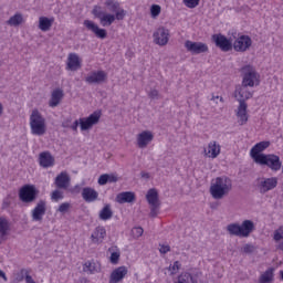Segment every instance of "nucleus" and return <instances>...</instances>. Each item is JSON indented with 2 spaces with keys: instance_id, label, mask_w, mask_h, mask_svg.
<instances>
[{
  "instance_id": "obj_1",
  "label": "nucleus",
  "mask_w": 283,
  "mask_h": 283,
  "mask_svg": "<svg viewBox=\"0 0 283 283\" xmlns=\"http://www.w3.org/2000/svg\"><path fill=\"white\" fill-rule=\"evenodd\" d=\"M233 189V185L228 177H217L216 182L210 186V193L214 200H222Z\"/></svg>"
},
{
  "instance_id": "obj_2",
  "label": "nucleus",
  "mask_w": 283,
  "mask_h": 283,
  "mask_svg": "<svg viewBox=\"0 0 283 283\" xmlns=\"http://www.w3.org/2000/svg\"><path fill=\"white\" fill-rule=\"evenodd\" d=\"M229 235H235L237 238H249L251 233L255 231V223L249 219L242 221V223H230L227 226Z\"/></svg>"
},
{
  "instance_id": "obj_3",
  "label": "nucleus",
  "mask_w": 283,
  "mask_h": 283,
  "mask_svg": "<svg viewBox=\"0 0 283 283\" xmlns=\"http://www.w3.org/2000/svg\"><path fill=\"white\" fill-rule=\"evenodd\" d=\"M30 127L33 136H45L48 128L45 126V118L39 109H33L30 115Z\"/></svg>"
},
{
  "instance_id": "obj_4",
  "label": "nucleus",
  "mask_w": 283,
  "mask_h": 283,
  "mask_svg": "<svg viewBox=\"0 0 283 283\" xmlns=\"http://www.w3.org/2000/svg\"><path fill=\"white\" fill-rule=\"evenodd\" d=\"M241 74L243 76V87H255V85H260V80H258V72H255V69L252 65H245L241 67Z\"/></svg>"
},
{
  "instance_id": "obj_5",
  "label": "nucleus",
  "mask_w": 283,
  "mask_h": 283,
  "mask_svg": "<svg viewBox=\"0 0 283 283\" xmlns=\"http://www.w3.org/2000/svg\"><path fill=\"white\" fill-rule=\"evenodd\" d=\"M256 165L269 167L272 171H280L282 169V160H280V156L274 154L262 156Z\"/></svg>"
},
{
  "instance_id": "obj_6",
  "label": "nucleus",
  "mask_w": 283,
  "mask_h": 283,
  "mask_svg": "<svg viewBox=\"0 0 283 283\" xmlns=\"http://www.w3.org/2000/svg\"><path fill=\"white\" fill-rule=\"evenodd\" d=\"M39 196V190L34 185H25L20 189L19 198L21 202H25L27 205H30L36 200Z\"/></svg>"
},
{
  "instance_id": "obj_7",
  "label": "nucleus",
  "mask_w": 283,
  "mask_h": 283,
  "mask_svg": "<svg viewBox=\"0 0 283 283\" xmlns=\"http://www.w3.org/2000/svg\"><path fill=\"white\" fill-rule=\"evenodd\" d=\"M146 200L150 205V218H156L160 209V199L158 198V190L156 188L149 189L146 193Z\"/></svg>"
},
{
  "instance_id": "obj_8",
  "label": "nucleus",
  "mask_w": 283,
  "mask_h": 283,
  "mask_svg": "<svg viewBox=\"0 0 283 283\" xmlns=\"http://www.w3.org/2000/svg\"><path fill=\"white\" fill-rule=\"evenodd\" d=\"M107 81V73L103 70L92 71L85 77V82L88 85H103Z\"/></svg>"
},
{
  "instance_id": "obj_9",
  "label": "nucleus",
  "mask_w": 283,
  "mask_h": 283,
  "mask_svg": "<svg viewBox=\"0 0 283 283\" xmlns=\"http://www.w3.org/2000/svg\"><path fill=\"white\" fill-rule=\"evenodd\" d=\"M101 120V112L95 111L86 118H80V127L82 132H87V129H92L94 125H98Z\"/></svg>"
},
{
  "instance_id": "obj_10",
  "label": "nucleus",
  "mask_w": 283,
  "mask_h": 283,
  "mask_svg": "<svg viewBox=\"0 0 283 283\" xmlns=\"http://www.w3.org/2000/svg\"><path fill=\"white\" fill-rule=\"evenodd\" d=\"M212 41L217 48H220L222 52H231L233 50V43L231 40L227 39L223 34H213Z\"/></svg>"
},
{
  "instance_id": "obj_11",
  "label": "nucleus",
  "mask_w": 283,
  "mask_h": 283,
  "mask_svg": "<svg viewBox=\"0 0 283 283\" xmlns=\"http://www.w3.org/2000/svg\"><path fill=\"white\" fill-rule=\"evenodd\" d=\"M185 48L187 52H191L192 54H205L209 52V46L203 42H193L191 40H187L185 42Z\"/></svg>"
},
{
  "instance_id": "obj_12",
  "label": "nucleus",
  "mask_w": 283,
  "mask_h": 283,
  "mask_svg": "<svg viewBox=\"0 0 283 283\" xmlns=\"http://www.w3.org/2000/svg\"><path fill=\"white\" fill-rule=\"evenodd\" d=\"M271 146V142H260L255 144L251 150H250V156L252 160L256 164L260 159H262V156H266V154H262L264 149H269Z\"/></svg>"
},
{
  "instance_id": "obj_13",
  "label": "nucleus",
  "mask_w": 283,
  "mask_h": 283,
  "mask_svg": "<svg viewBox=\"0 0 283 283\" xmlns=\"http://www.w3.org/2000/svg\"><path fill=\"white\" fill-rule=\"evenodd\" d=\"M156 45H167L169 43V31L165 27L158 28L153 34Z\"/></svg>"
},
{
  "instance_id": "obj_14",
  "label": "nucleus",
  "mask_w": 283,
  "mask_h": 283,
  "mask_svg": "<svg viewBox=\"0 0 283 283\" xmlns=\"http://www.w3.org/2000/svg\"><path fill=\"white\" fill-rule=\"evenodd\" d=\"M251 45H253V40L249 35H241L233 43L235 52H247Z\"/></svg>"
},
{
  "instance_id": "obj_15",
  "label": "nucleus",
  "mask_w": 283,
  "mask_h": 283,
  "mask_svg": "<svg viewBox=\"0 0 283 283\" xmlns=\"http://www.w3.org/2000/svg\"><path fill=\"white\" fill-rule=\"evenodd\" d=\"M84 25L90 32H93L97 39H107V30L98 28L94 21L84 20Z\"/></svg>"
},
{
  "instance_id": "obj_16",
  "label": "nucleus",
  "mask_w": 283,
  "mask_h": 283,
  "mask_svg": "<svg viewBox=\"0 0 283 283\" xmlns=\"http://www.w3.org/2000/svg\"><path fill=\"white\" fill-rule=\"evenodd\" d=\"M247 87L248 86H244V85L235 87L234 98H237V101L240 104L247 103V101H249V98H253V93L249 92V90H247Z\"/></svg>"
},
{
  "instance_id": "obj_17",
  "label": "nucleus",
  "mask_w": 283,
  "mask_h": 283,
  "mask_svg": "<svg viewBox=\"0 0 283 283\" xmlns=\"http://www.w3.org/2000/svg\"><path fill=\"white\" fill-rule=\"evenodd\" d=\"M48 211L46 203L44 200H40L35 208L32 210V221L33 222H41L43 220V216Z\"/></svg>"
},
{
  "instance_id": "obj_18",
  "label": "nucleus",
  "mask_w": 283,
  "mask_h": 283,
  "mask_svg": "<svg viewBox=\"0 0 283 283\" xmlns=\"http://www.w3.org/2000/svg\"><path fill=\"white\" fill-rule=\"evenodd\" d=\"M127 273H129V270L127 269V266L122 265L117 269H115L109 276V283H119L123 282V280H125V276L127 275Z\"/></svg>"
},
{
  "instance_id": "obj_19",
  "label": "nucleus",
  "mask_w": 283,
  "mask_h": 283,
  "mask_svg": "<svg viewBox=\"0 0 283 283\" xmlns=\"http://www.w3.org/2000/svg\"><path fill=\"white\" fill-rule=\"evenodd\" d=\"M258 187L261 193L272 191V189H275V187H277V177L265 178L260 181Z\"/></svg>"
},
{
  "instance_id": "obj_20",
  "label": "nucleus",
  "mask_w": 283,
  "mask_h": 283,
  "mask_svg": "<svg viewBox=\"0 0 283 283\" xmlns=\"http://www.w3.org/2000/svg\"><path fill=\"white\" fill-rule=\"evenodd\" d=\"M151 140H154V134L149 130H144L137 135V147H139V149H145Z\"/></svg>"
},
{
  "instance_id": "obj_21",
  "label": "nucleus",
  "mask_w": 283,
  "mask_h": 283,
  "mask_svg": "<svg viewBox=\"0 0 283 283\" xmlns=\"http://www.w3.org/2000/svg\"><path fill=\"white\" fill-rule=\"evenodd\" d=\"M249 105L247 103H239L237 108V117L239 118V125H247L249 123V114L247 113Z\"/></svg>"
},
{
  "instance_id": "obj_22",
  "label": "nucleus",
  "mask_w": 283,
  "mask_h": 283,
  "mask_svg": "<svg viewBox=\"0 0 283 283\" xmlns=\"http://www.w3.org/2000/svg\"><path fill=\"white\" fill-rule=\"evenodd\" d=\"M105 235H107V231L104 227H97L91 234V241L93 244H103V240H105Z\"/></svg>"
},
{
  "instance_id": "obj_23",
  "label": "nucleus",
  "mask_w": 283,
  "mask_h": 283,
  "mask_svg": "<svg viewBox=\"0 0 283 283\" xmlns=\"http://www.w3.org/2000/svg\"><path fill=\"white\" fill-rule=\"evenodd\" d=\"M203 154L207 158H218L220 156V144L218 142H210L208 149L205 148Z\"/></svg>"
},
{
  "instance_id": "obj_24",
  "label": "nucleus",
  "mask_w": 283,
  "mask_h": 283,
  "mask_svg": "<svg viewBox=\"0 0 283 283\" xmlns=\"http://www.w3.org/2000/svg\"><path fill=\"white\" fill-rule=\"evenodd\" d=\"M115 200L118 205L132 203L136 201V193L132 191L120 192L116 196Z\"/></svg>"
},
{
  "instance_id": "obj_25",
  "label": "nucleus",
  "mask_w": 283,
  "mask_h": 283,
  "mask_svg": "<svg viewBox=\"0 0 283 283\" xmlns=\"http://www.w3.org/2000/svg\"><path fill=\"white\" fill-rule=\"evenodd\" d=\"M81 67V60L78 59V54L70 53L67 56L66 70L71 72H76Z\"/></svg>"
},
{
  "instance_id": "obj_26",
  "label": "nucleus",
  "mask_w": 283,
  "mask_h": 283,
  "mask_svg": "<svg viewBox=\"0 0 283 283\" xmlns=\"http://www.w3.org/2000/svg\"><path fill=\"white\" fill-rule=\"evenodd\" d=\"M82 198L85 202H96L98 200V191L94 188L85 187L82 190Z\"/></svg>"
},
{
  "instance_id": "obj_27",
  "label": "nucleus",
  "mask_w": 283,
  "mask_h": 283,
  "mask_svg": "<svg viewBox=\"0 0 283 283\" xmlns=\"http://www.w3.org/2000/svg\"><path fill=\"white\" fill-rule=\"evenodd\" d=\"M83 271L84 273H87L88 275H94L96 273H101V263L95 261H86L83 264Z\"/></svg>"
},
{
  "instance_id": "obj_28",
  "label": "nucleus",
  "mask_w": 283,
  "mask_h": 283,
  "mask_svg": "<svg viewBox=\"0 0 283 283\" xmlns=\"http://www.w3.org/2000/svg\"><path fill=\"white\" fill-rule=\"evenodd\" d=\"M70 175H67L65 171H62L55 178V187H57V189H67V187H70Z\"/></svg>"
},
{
  "instance_id": "obj_29",
  "label": "nucleus",
  "mask_w": 283,
  "mask_h": 283,
  "mask_svg": "<svg viewBox=\"0 0 283 283\" xmlns=\"http://www.w3.org/2000/svg\"><path fill=\"white\" fill-rule=\"evenodd\" d=\"M63 96H64L63 90L61 88L54 90L51 94V99L49 102V105L51 107H59V105H61V101H63Z\"/></svg>"
},
{
  "instance_id": "obj_30",
  "label": "nucleus",
  "mask_w": 283,
  "mask_h": 283,
  "mask_svg": "<svg viewBox=\"0 0 283 283\" xmlns=\"http://www.w3.org/2000/svg\"><path fill=\"white\" fill-rule=\"evenodd\" d=\"M40 166L48 169V167H54V157L49 151L40 154Z\"/></svg>"
},
{
  "instance_id": "obj_31",
  "label": "nucleus",
  "mask_w": 283,
  "mask_h": 283,
  "mask_svg": "<svg viewBox=\"0 0 283 283\" xmlns=\"http://www.w3.org/2000/svg\"><path fill=\"white\" fill-rule=\"evenodd\" d=\"M54 23V19H50L48 17H40L39 19V28L42 32H49Z\"/></svg>"
},
{
  "instance_id": "obj_32",
  "label": "nucleus",
  "mask_w": 283,
  "mask_h": 283,
  "mask_svg": "<svg viewBox=\"0 0 283 283\" xmlns=\"http://www.w3.org/2000/svg\"><path fill=\"white\" fill-rule=\"evenodd\" d=\"M118 180V176L114 175V174H104L101 175L97 182L101 186H105L107 185V182L112 184V182H116Z\"/></svg>"
},
{
  "instance_id": "obj_33",
  "label": "nucleus",
  "mask_w": 283,
  "mask_h": 283,
  "mask_svg": "<svg viewBox=\"0 0 283 283\" xmlns=\"http://www.w3.org/2000/svg\"><path fill=\"white\" fill-rule=\"evenodd\" d=\"M275 269L270 268L268 269L261 276L259 277V283H271L273 282Z\"/></svg>"
},
{
  "instance_id": "obj_34",
  "label": "nucleus",
  "mask_w": 283,
  "mask_h": 283,
  "mask_svg": "<svg viewBox=\"0 0 283 283\" xmlns=\"http://www.w3.org/2000/svg\"><path fill=\"white\" fill-rule=\"evenodd\" d=\"M174 283H198V281H196V277H193L191 273L185 272L180 274Z\"/></svg>"
},
{
  "instance_id": "obj_35",
  "label": "nucleus",
  "mask_w": 283,
  "mask_h": 283,
  "mask_svg": "<svg viewBox=\"0 0 283 283\" xmlns=\"http://www.w3.org/2000/svg\"><path fill=\"white\" fill-rule=\"evenodd\" d=\"M114 216V211H112V206L105 205L104 208L99 211V220H111Z\"/></svg>"
},
{
  "instance_id": "obj_36",
  "label": "nucleus",
  "mask_w": 283,
  "mask_h": 283,
  "mask_svg": "<svg viewBox=\"0 0 283 283\" xmlns=\"http://www.w3.org/2000/svg\"><path fill=\"white\" fill-rule=\"evenodd\" d=\"M7 23L8 25H13L17 28V25H21L23 23V15L21 13H15L7 21Z\"/></svg>"
},
{
  "instance_id": "obj_37",
  "label": "nucleus",
  "mask_w": 283,
  "mask_h": 283,
  "mask_svg": "<svg viewBox=\"0 0 283 283\" xmlns=\"http://www.w3.org/2000/svg\"><path fill=\"white\" fill-rule=\"evenodd\" d=\"M8 231H10V222L6 218H0V235L2 238L8 235Z\"/></svg>"
},
{
  "instance_id": "obj_38",
  "label": "nucleus",
  "mask_w": 283,
  "mask_h": 283,
  "mask_svg": "<svg viewBox=\"0 0 283 283\" xmlns=\"http://www.w3.org/2000/svg\"><path fill=\"white\" fill-rule=\"evenodd\" d=\"M99 21L102 23V25L106 27V25H112V23H114V21H116V15L114 14H103L102 18H99Z\"/></svg>"
},
{
  "instance_id": "obj_39",
  "label": "nucleus",
  "mask_w": 283,
  "mask_h": 283,
  "mask_svg": "<svg viewBox=\"0 0 283 283\" xmlns=\"http://www.w3.org/2000/svg\"><path fill=\"white\" fill-rule=\"evenodd\" d=\"M105 6H106L108 12L116 13V12H118V10H120V3H118V2H116L114 0H107L105 2Z\"/></svg>"
},
{
  "instance_id": "obj_40",
  "label": "nucleus",
  "mask_w": 283,
  "mask_h": 283,
  "mask_svg": "<svg viewBox=\"0 0 283 283\" xmlns=\"http://www.w3.org/2000/svg\"><path fill=\"white\" fill-rule=\"evenodd\" d=\"M160 12H163V8L160 7V4H153L150 7L151 19H158V17H160Z\"/></svg>"
},
{
  "instance_id": "obj_41",
  "label": "nucleus",
  "mask_w": 283,
  "mask_h": 283,
  "mask_svg": "<svg viewBox=\"0 0 283 283\" xmlns=\"http://www.w3.org/2000/svg\"><path fill=\"white\" fill-rule=\"evenodd\" d=\"M180 261H175L172 265L168 268V271H170V275H176L178 271H180Z\"/></svg>"
},
{
  "instance_id": "obj_42",
  "label": "nucleus",
  "mask_w": 283,
  "mask_h": 283,
  "mask_svg": "<svg viewBox=\"0 0 283 283\" xmlns=\"http://www.w3.org/2000/svg\"><path fill=\"white\" fill-rule=\"evenodd\" d=\"M51 198L54 200V202H59V200H63V192H61V190H54Z\"/></svg>"
},
{
  "instance_id": "obj_43",
  "label": "nucleus",
  "mask_w": 283,
  "mask_h": 283,
  "mask_svg": "<svg viewBox=\"0 0 283 283\" xmlns=\"http://www.w3.org/2000/svg\"><path fill=\"white\" fill-rule=\"evenodd\" d=\"M133 238H140L145 230L142 227H136L132 229Z\"/></svg>"
},
{
  "instance_id": "obj_44",
  "label": "nucleus",
  "mask_w": 283,
  "mask_h": 283,
  "mask_svg": "<svg viewBox=\"0 0 283 283\" xmlns=\"http://www.w3.org/2000/svg\"><path fill=\"white\" fill-rule=\"evenodd\" d=\"M187 8H198L200 0H184Z\"/></svg>"
},
{
  "instance_id": "obj_45",
  "label": "nucleus",
  "mask_w": 283,
  "mask_h": 283,
  "mask_svg": "<svg viewBox=\"0 0 283 283\" xmlns=\"http://www.w3.org/2000/svg\"><path fill=\"white\" fill-rule=\"evenodd\" d=\"M241 251H243V253L250 254L255 251V247L253 244L247 243L242 247Z\"/></svg>"
},
{
  "instance_id": "obj_46",
  "label": "nucleus",
  "mask_w": 283,
  "mask_h": 283,
  "mask_svg": "<svg viewBox=\"0 0 283 283\" xmlns=\"http://www.w3.org/2000/svg\"><path fill=\"white\" fill-rule=\"evenodd\" d=\"M92 14L93 15H95L96 17V19H102L103 18V10H101V7H98V6H95L94 8H93V11H92Z\"/></svg>"
},
{
  "instance_id": "obj_47",
  "label": "nucleus",
  "mask_w": 283,
  "mask_h": 283,
  "mask_svg": "<svg viewBox=\"0 0 283 283\" xmlns=\"http://www.w3.org/2000/svg\"><path fill=\"white\" fill-rule=\"evenodd\" d=\"M70 202H63L62 205H60V207L57 208L59 213H67V211H70Z\"/></svg>"
},
{
  "instance_id": "obj_48",
  "label": "nucleus",
  "mask_w": 283,
  "mask_h": 283,
  "mask_svg": "<svg viewBox=\"0 0 283 283\" xmlns=\"http://www.w3.org/2000/svg\"><path fill=\"white\" fill-rule=\"evenodd\" d=\"M118 260H120V253L118 252H113L111 254V263L112 264H118Z\"/></svg>"
},
{
  "instance_id": "obj_49",
  "label": "nucleus",
  "mask_w": 283,
  "mask_h": 283,
  "mask_svg": "<svg viewBox=\"0 0 283 283\" xmlns=\"http://www.w3.org/2000/svg\"><path fill=\"white\" fill-rule=\"evenodd\" d=\"M115 19H117V21H123V19H125V10L118 9L115 12Z\"/></svg>"
},
{
  "instance_id": "obj_50",
  "label": "nucleus",
  "mask_w": 283,
  "mask_h": 283,
  "mask_svg": "<svg viewBox=\"0 0 283 283\" xmlns=\"http://www.w3.org/2000/svg\"><path fill=\"white\" fill-rule=\"evenodd\" d=\"M148 96H149V98H151L153 101H158V98H159L158 90H151V91L148 93Z\"/></svg>"
},
{
  "instance_id": "obj_51",
  "label": "nucleus",
  "mask_w": 283,
  "mask_h": 283,
  "mask_svg": "<svg viewBox=\"0 0 283 283\" xmlns=\"http://www.w3.org/2000/svg\"><path fill=\"white\" fill-rule=\"evenodd\" d=\"M274 240H275V242H280V240H283L282 230L276 229L274 231Z\"/></svg>"
},
{
  "instance_id": "obj_52",
  "label": "nucleus",
  "mask_w": 283,
  "mask_h": 283,
  "mask_svg": "<svg viewBox=\"0 0 283 283\" xmlns=\"http://www.w3.org/2000/svg\"><path fill=\"white\" fill-rule=\"evenodd\" d=\"M160 249H159V253H163L164 255L166 253H169V251H171V247L169 245H163V244H159Z\"/></svg>"
},
{
  "instance_id": "obj_53",
  "label": "nucleus",
  "mask_w": 283,
  "mask_h": 283,
  "mask_svg": "<svg viewBox=\"0 0 283 283\" xmlns=\"http://www.w3.org/2000/svg\"><path fill=\"white\" fill-rule=\"evenodd\" d=\"M78 125H81V123H78V120H75L73 125L70 126V128L73 129V132H78Z\"/></svg>"
},
{
  "instance_id": "obj_54",
  "label": "nucleus",
  "mask_w": 283,
  "mask_h": 283,
  "mask_svg": "<svg viewBox=\"0 0 283 283\" xmlns=\"http://www.w3.org/2000/svg\"><path fill=\"white\" fill-rule=\"evenodd\" d=\"M0 277L3 279V282H8V276L6 275V272H3L2 270H0Z\"/></svg>"
},
{
  "instance_id": "obj_55",
  "label": "nucleus",
  "mask_w": 283,
  "mask_h": 283,
  "mask_svg": "<svg viewBox=\"0 0 283 283\" xmlns=\"http://www.w3.org/2000/svg\"><path fill=\"white\" fill-rule=\"evenodd\" d=\"M2 207H3V209H8V207H10V201H8V199H4Z\"/></svg>"
},
{
  "instance_id": "obj_56",
  "label": "nucleus",
  "mask_w": 283,
  "mask_h": 283,
  "mask_svg": "<svg viewBox=\"0 0 283 283\" xmlns=\"http://www.w3.org/2000/svg\"><path fill=\"white\" fill-rule=\"evenodd\" d=\"M276 249H279L280 251H283V241L277 244Z\"/></svg>"
},
{
  "instance_id": "obj_57",
  "label": "nucleus",
  "mask_w": 283,
  "mask_h": 283,
  "mask_svg": "<svg viewBox=\"0 0 283 283\" xmlns=\"http://www.w3.org/2000/svg\"><path fill=\"white\" fill-rule=\"evenodd\" d=\"M142 178H149V172H142Z\"/></svg>"
},
{
  "instance_id": "obj_58",
  "label": "nucleus",
  "mask_w": 283,
  "mask_h": 283,
  "mask_svg": "<svg viewBox=\"0 0 283 283\" xmlns=\"http://www.w3.org/2000/svg\"><path fill=\"white\" fill-rule=\"evenodd\" d=\"M3 115V104L0 103V117Z\"/></svg>"
},
{
  "instance_id": "obj_59",
  "label": "nucleus",
  "mask_w": 283,
  "mask_h": 283,
  "mask_svg": "<svg viewBox=\"0 0 283 283\" xmlns=\"http://www.w3.org/2000/svg\"><path fill=\"white\" fill-rule=\"evenodd\" d=\"M62 127L67 128V127H70V124H67V122H64V123L62 124Z\"/></svg>"
},
{
  "instance_id": "obj_60",
  "label": "nucleus",
  "mask_w": 283,
  "mask_h": 283,
  "mask_svg": "<svg viewBox=\"0 0 283 283\" xmlns=\"http://www.w3.org/2000/svg\"><path fill=\"white\" fill-rule=\"evenodd\" d=\"M216 98H220V96H212V101H216Z\"/></svg>"
},
{
  "instance_id": "obj_61",
  "label": "nucleus",
  "mask_w": 283,
  "mask_h": 283,
  "mask_svg": "<svg viewBox=\"0 0 283 283\" xmlns=\"http://www.w3.org/2000/svg\"><path fill=\"white\" fill-rule=\"evenodd\" d=\"M281 280H283V271L280 272Z\"/></svg>"
},
{
  "instance_id": "obj_62",
  "label": "nucleus",
  "mask_w": 283,
  "mask_h": 283,
  "mask_svg": "<svg viewBox=\"0 0 283 283\" xmlns=\"http://www.w3.org/2000/svg\"><path fill=\"white\" fill-rule=\"evenodd\" d=\"M219 98H220V102H221V103H224V98H222V97H219Z\"/></svg>"
}]
</instances>
